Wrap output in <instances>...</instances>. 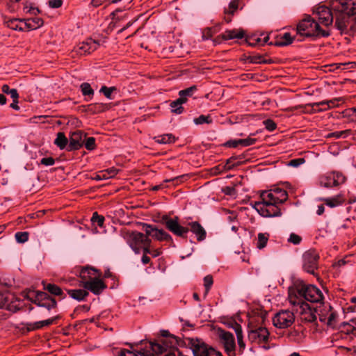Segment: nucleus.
<instances>
[{"instance_id":"nucleus-45","label":"nucleus","mask_w":356,"mask_h":356,"mask_svg":"<svg viewBox=\"0 0 356 356\" xmlns=\"http://www.w3.org/2000/svg\"><path fill=\"white\" fill-rule=\"evenodd\" d=\"M268 236L263 233H259L258 234V241H257V248L259 249H261L264 248L268 241Z\"/></svg>"},{"instance_id":"nucleus-37","label":"nucleus","mask_w":356,"mask_h":356,"mask_svg":"<svg viewBox=\"0 0 356 356\" xmlns=\"http://www.w3.org/2000/svg\"><path fill=\"white\" fill-rule=\"evenodd\" d=\"M196 90V86H193L185 90H180L179 92V98H182L184 100V103H186L187 101V97H191Z\"/></svg>"},{"instance_id":"nucleus-2","label":"nucleus","mask_w":356,"mask_h":356,"mask_svg":"<svg viewBox=\"0 0 356 356\" xmlns=\"http://www.w3.org/2000/svg\"><path fill=\"white\" fill-rule=\"evenodd\" d=\"M323 299L322 291L314 285H307L302 282H297L289 288V300L292 305L298 300H307L319 302Z\"/></svg>"},{"instance_id":"nucleus-57","label":"nucleus","mask_w":356,"mask_h":356,"mask_svg":"<svg viewBox=\"0 0 356 356\" xmlns=\"http://www.w3.org/2000/svg\"><path fill=\"white\" fill-rule=\"evenodd\" d=\"M289 242L297 245L301 241V237L296 234H291L288 239Z\"/></svg>"},{"instance_id":"nucleus-17","label":"nucleus","mask_w":356,"mask_h":356,"mask_svg":"<svg viewBox=\"0 0 356 356\" xmlns=\"http://www.w3.org/2000/svg\"><path fill=\"white\" fill-rule=\"evenodd\" d=\"M317 312L319 320L326 323L327 325H332L335 321L336 314L332 311V307L329 305L319 306Z\"/></svg>"},{"instance_id":"nucleus-18","label":"nucleus","mask_w":356,"mask_h":356,"mask_svg":"<svg viewBox=\"0 0 356 356\" xmlns=\"http://www.w3.org/2000/svg\"><path fill=\"white\" fill-rule=\"evenodd\" d=\"M35 303L39 307L47 308L48 310L54 308L56 305V300L42 291L36 292Z\"/></svg>"},{"instance_id":"nucleus-43","label":"nucleus","mask_w":356,"mask_h":356,"mask_svg":"<svg viewBox=\"0 0 356 356\" xmlns=\"http://www.w3.org/2000/svg\"><path fill=\"white\" fill-rule=\"evenodd\" d=\"M80 88L82 92V94L84 96H92L94 94V90L92 89L90 85L88 83H83L82 84H81Z\"/></svg>"},{"instance_id":"nucleus-1","label":"nucleus","mask_w":356,"mask_h":356,"mask_svg":"<svg viewBox=\"0 0 356 356\" xmlns=\"http://www.w3.org/2000/svg\"><path fill=\"white\" fill-rule=\"evenodd\" d=\"M261 200L256 202L253 207L263 217H275L281 214L279 204L287 200L286 191L275 188L263 191L260 195Z\"/></svg>"},{"instance_id":"nucleus-55","label":"nucleus","mask_w":356,"mask_h":356,"mask_svg":"<svg viewBox=\"0 0 356 356\" xmlns=\"http://www.w3.org/2000/svg\"><path fill=\"white\" fill-rule=\"evenodd\" d=\"M118 172V170L111 168L104 171H102V173L106 176V179L113 177Z\"/></svg>"},{"instance_id":"nucleus-5","label":"nucleus","mask_w":356,"mask_h":356,"mask_svg":"<svg viewBox=\"0 0 356 356\" xmlns=\"http://www.w3.org/2000/svg\"><path fill=\"white\" fill-rule=\"evenodd\" d=\"M297 33L303 37H325L329 32L324 29L316 19L307 16L297 25Z\"/></svg>"},{"instance_id":"nucleus-16","label":"nucleus","mask_w":356,"mask_h":356,"mask_svg":"<svg viewBox=\"0 0 356 356\" xmlns=\"http://www.w3.org/2000/svg\"><path fill=\"white\" fill-rule=\"evenodd\" d=\"M269 336V332L266 327H259L256 329H252L248 332V340L251 343H260L266 342Z\"/></svg>"},{"instance_id":"nucleus-31","label":"nucleus","mask_w":356,"mask_h":356,"mask_svg":"<svg viewBox=\"0 0 356 356\" xmlns=\"http://www.w3.org/2000/svg\"><path fill=\"white\" fill-rule=\"evenodd\" d=\"M183 104H184V100L182 98H178L173 101L170 104L171 111L175 114H181L184 111Z\"/></svg>"},{"instance_id":"nucleus-24","label":"nucleus","mask_w":356,"mask_h":356,"mask_svg":"<svg viewBox=\"0 0 356 356\" xmlns=\"http://www.w3.org/2000/svg\"><path fill=\"white\" fill-rule=\"evenodd\" d=\"M321 200L323 201L325 204L330 208H334L341 205L345 199L342 194H338L332 197L322 198Z\"/></svg>"},{"instance_id":"nucleus-60","label":"nucleus","mask_w":356,"mask_h":356,"mask_svg":"<svg viewBox=\"0 0 356 356\" xmlns=\"http://www.w3.org/2000/svg\"><path fill=\"white\" fill-rule=\"evenodd\" d=\"M223 192L228 195L235 196L236 195V188L234 186H226L223 188Z\"/></svg>"},{"instance_id":"nucleus-44","label":"nucleus","mask_w":356,"mask_h":356,"mask_svg":"<svg viewBox=\"0 0 356 356\" xmlns=\"http://www.w3.org/2000/svg\"><path fill=\"white\" fill-rule=\"evenodd\" d=\"M238 157H229L226 160L225 163L224 164L223 168L225 170H230L232 169L238 162Z\"/></svg>"},{"instance_id":"nucleus-61","label":"nucleus","mask_w":356,"mask_h":356,"mask_svg":"<svg viewBox=\"0 0 356 356\" xmlns=\"http://www.w3.org/2000/svg\"><path fill=\"white\" fill-rule=\"evenodd\" d=\"M49 6L52 8H60L63 4V0H49Z\"/></svg>"},{"instance_id":"nucleus-47","label":"nucleus","mask_w":356,"mask_h":356,"mask_svg":"<svg viewBox=\"0 0 356 356\" xmlns=\"http://www.w3.org/2000/svg\"><path fill=\"white\" fill-rule=\"evenodd\" d=\"M238 8V1L237 0H233L232 1L227 8L225 9V13L229 14V15H234V12Z\"/></svg>"},{"instance_id":"nucleus-49","label":"nucleus","mask_w":356,"mask_h":356,"mask_svg":"<svg viewBox=\"0 0 356 356\" xmlns=\"http://www.w3.org/2000/svg\"><path fill=\"white\" fill-rule=\"evenodd\" d=\"M263 124L265 126V128L269 131H273L277 128L276 123L271 119L264 120Z\"/></svg>"},{"instance_id":"nucleus-10","label":"nucleus","mask_w":356,"mask_h":356,"mask_svg":"<svg viewBox=\"0 0 356 356\" xmlns=\"http://www.w3.org/2000/svg\"><path fill=\"white\" fill-rule=\"evenodd\" d=\"M345 181V177L339 172L326 173L319 178V184L325 188H331L342 184Z\"/></svg>"},{"instance_id":"nucleus-56","label":"nucleus","mask_w":356,"mask_h":356,"mask_svg":"<svg viewBox=\"0 0 356 356\" xmlns=\"http://www.w3.org/2000/svg\"><path fill=\"white\" fill-rule=\"evenodd\" d=\"M305 163V159L303 158H299L296 159H293L288 163V165L292 167H298L299 165L303 164Z\"/></svg>"},{"instance_id":"nucleus-9","label":"nucleus","mask_w":356,"mask_h":356,"mask_svg":"<svg viewBox=\"0 0 356 356\" xmlns=\"http://www.w3.org/2000/svg\"><path fill=\"white\" fill-rule=\"evenodd\" d=\"M295 321L293 312L288 309L277 312L273 318V325L280 329L290 327Z\"/></svg>"},{"instance_id":"nucleus-27","label":"nucleus","mask_w":356,"mask_h":356,"mask_svg":"<svg viewBox=\"0 0 356 356\" xmlns=\"http://www.w3.org/2000/svg\"><path fill=\"white\" fill-rule=\"evenodd\" d=\"M293 41V38L289 33H284V34L280 35L276 41L275 45L278 47L286 46L291 44Z\"/></svg>"},{"instance_id":"nucleus-13","label":"nucleus","mask_w":356,"mask_h":356,"mask_svg":"<svg viewBox=\"0 0 356 356\" xmlns=\"http://www.w3.org/2000/svg\"><path fill=\"white\" fill-rule=\"evenodd\" d=\"M303 268L311 274H314L318 267V254L315 250H308L302 256Z\"/></svg>"},{"instance_id":"nucleus-58","label":"nucleus","mask_w":356,"mask_h":356,"mask_svg":"<svg viewBox=\"0 0 356 356\" xmlns=\"http://www.w3.org/2000/svg\"><path fill=\"white\" fill-rule=\"evenodd\" d=\"M40 163L46 166H49L55 163V160L53 157H42Z\"/></svg>"},{"instance_id":"nucleus-53","label":"nucleus","mask_w":356,"mask_h":356,"mask_svg":"<svg viewBox=\"0 0 356 356\" xmlns=\"http://www.w3.org/2000/svg\"><path fill=\"white\" fill-rule=\"evenodd\" d=\"M149 245H143V252L145 254H149L153 257H156L160 254V251L159 250H150L149 248Z\"/></svg>"},{"instance_id":"nucleus-23","label":"nucleus","mask_w":356,"mask_h":356,"mask_svg":"<svg viewBox=\"0 0 356 356\" xmlns=\"http://www.w3.org/2000/svg\"><path fill=\"white\" fill-rule=\"evenodd\" d=\"M110 22L108 25L107 31H112L117 26V22L119 20H121L125 17H127V14L123 13L120 10H115L111 14Z\"/></svg>"},{"instance_id":"nucleus-19","label":"nucleus","mask_w":356,"mask_h":356,"mask_svg":"<svg viewBox=\"0 0 356 356\" xmlns=\"http://www.w3.org/2000/svg\"><path fill=\"white\" fill-rule=\"evenodd\" d=\"M86 140V134L81 131H76L72 132L70 136V141L67 145V149H78L82 146Z\"/></svg>"},{"instance_id":"nucleus-63","label":"nucleus","mask_w":356,"mask_h":356,"mask_svg":"<svg viewBox=\"0 0 356 356\" xmlns=\"http://www.w3.org/2000/svg\"><path fill=\"white\" fill-rule=\"evenodd\" d=\"M118 356H134V351L129 349H122L120 350Z\"/></svg>"},{"instance_id":"nucleus-48","label":"nucleus","mask_w":356,"mask_h":356,"mask_svg":"<svg viewBox=\"0 0 356 356\" xmlns=\"http://www.w3.org/2000/svg\"><path fill=\"white\" fill-rule=\"evenodd\" d=\"M213 284V278L210 275H207L204 278V286L205 287V293L204 296H207L209 291L210 290L211 286Z\"/></svg>"},{"instance_id":"nucleus-6","label":"nucleus","mask_w":356,"mask_h":356,"mask_svg":"<svg viewBox=\"0 0 356 356\" xmlns=\"http://www.w3.org/2000/svg\"><path fill=\"white\" fill-rule=\"evenodd\" d=\"M184 343L194 356H221L220 352L207 345L200 339L188 337L184 339Z\"/></svg>"},{"instance_id":"nucleus-15","label":"nucleus","mask_w":356,"mask_h":356,"mask_svg":"<svg viewBox=\"0 0 356 356\" xmlns=\"http://www.w3.org/2000/svg\"><path fill=\"white\" fill-rule=\"evenodd\" d=\"M101 274H98L97 276L93 277L91 280L85 281L83 283V288L86 291H90L95 295L100 294L106 288V285L99 278Z\"/></svg>"},{"instance_id":"nucleus-12","label":"nucleus","mask_w":356,"mask_h":356,"mask_svg":"<svg viewBox=\"0 0 356 356\" xmlns=\"http://www.w3.org/2000/svg\"><path fill=\"white\" fill-rule=\"evenodd\" d=\"M218 337L220 342L223 344L225 351L229 356L234 355L235 341L233 334L230 332H225L222 329H218Z\"/></svg>"},{"instance_id":"nucleus-35","label":"nucleus","mask_w":356,"mask_h":356,"mask_svg":"<svg viewBox=\"0 0 356 356\" xmlns=\"http://www.w3.org/2000/svg\"><path fill=\"white\" fill-rule=\"evenodd\" d=\"M268 36H264L262 38L259 37L252 36L248 38V42L251 46L264 45L268 42Z\"/></svg>"},{"instance_id":"nucleus-11","label":"nucleus","mask_w":356,"mask_h":356,"mask_svg":"<svg viewBox=\"0 0 356 356\" xmlns=\"http://www.w3.org/2000/svg\"><path fill=\"white\" fill-rule=\"evenodd\" d=\"M314 15H315V18L318 21V23H319L322 27H327L333 22V14L330 9L325 6H318Z\"/></svg>"},{"instance_id":"nucleus-28","label":"nucleus","mask_w":356,"mask_h":356,"mask_svg":"<svg viewBox=\"0 0 356 356\" xmlns=\"http://www.w3.org/2000/svg\"><path fill=\"white\" fill-rule=\"evenodd\" d=\"M25 26L28 30H35L43 24V21L40 17H32L24 20Z\"/></svg>"},{"instance_id":"nucleus-4","label":"nucleus","mask_w":356,"mask_h":356,"mask_svg":"<svg viewBox=\"0 0 356 356\" xmlns=\"http://www.w3.org/2000/svg\"><path fill=\"white\" fill-rule=\"evenodd\" d=\"M148 236L158 241H169L172 238L163 229H158L141 222H135V243L140 242L143 245H149Z\"/></svg>"},{"instance_id":"nucleus-29","label":"nucleus","mask_w":356,"mask_h":356,"mask_svg":"<svg viewBox=\"0 0 356 356\" xmlns=\"http://www.w3.org/2000/svg\"><path fill=\"white\" fill-rule=\"evenodd\" d=\"M57 317H54L51 318H49L47 320L40 321L35 322L33 323L29 324V330H38L43 327L49 326L51 324H53L55 321L56 320Z\"/></svg>"},{"instance_id":"nucleus-42","label":"nucleus","mask_w":356,"mask_h":356,"mask_svg":"<svg viewBox=\"0 0 356 356\" xmlns=\"http://www.w3.org/2000/svg\"><path fill=\"white\" fill-rule=\"evenodd\" d=\"M5 23L8 28L12 29L13 30L20 31H24V28L19 26L17 19H11L6 21Z\"/></svg>"},{"instance_id":"nucleus-62","label":"nucleus","mask_w":356,"mask_h":356,"mask_svg":"<svg viewBox=\"0 0 356 356\" xmlns=\"http://www.w3.org/2000/svg\"><path fill=\"white\" fill-rule=\"evenodd\" d=\"M8 301L6 294L0 292V308L5 307Z\"/></svg>"},{"instance_id":"nucleus-40","label":"nucleus","mask_w":356,"mask_h":356,"mask_svg":"<svg viewBox=\"0 0 356 356\" xmlns=\"http://www.w3.org/2000/svg\"><path fill=\"white\" fill-rule=\"evenodd\" d=\"M238 140H239V143H238L239 147H248V146L254 145L256 143L257 139L254 138H252V135H250L248 137H247L246 138L238 139Z\"/></svg>"},{"instance_id":"nucleus-33","label":"nucleus","mask_w":356,"mask_h":356,"mask_svg":"<svg viewBox=\"0 0 356 356\" xmlns=\"http://www.w3.org/2000/svg\"><path fill=\"white\" fill-rule=\"evenodd\" d=\"M121 233L129 246L131 248H134V232L131 229H129L127 227H124L122 229Z\"/></svg>"},{"instance_id":"nucleus-3","label":"nucleus","mask_w":356,"mask_h":356,"mask_svg":"<svg viewBox=\"0 0 356 356\" xmlns=\"http://www.w3.org/2000/svg\"><path fill=\"white\" fill-rule=\"evenodd\" d=\"M331 7L335 13V26L339 30L344 31L349 17L356 14V0H332Z\"/></svg>"},{"instance_id":"nucleus-26","label":"nucleus","mask_w":356,"mask_h":356,"mask_svg":"<svg viewBox=\"0 0 356 356\" xmlns=\"http://www.w3.org/2000/svg\"><path fill=\"white\" fill-rule=\"evenodd\" d=\"M67 293L72 299L79 302L84 300L89 295V293L85 289H70L67 290Z\"/></svg>"},{"instance_id":"nucleus-41","label":"nucleus","mask_w":356,"mask_h":356,"mask_svg":"<svg viewBox=\"0 0 356 356\" xmlns=\"http://www.w3.org/2000/svg\"><path fill=\"white\" fill-rule=\"evenodd\" d=\"M235 332L237 337L238 344L239 346L240 349L243 350L245 348V343L243 341V334L241 326L239 325H236L235 327Z\"/></svg>"},{"instance_id":"nucleus-30","label":"nucleus","mask_w":356,"mask_h":356,"mask_svg":"<svg viewBox=\"0 0 356 356\" xmlns=\"http://www.w3.org/2000/svg\"><path fill=\"white\" fill-rule=\"evenodd\" d=\"M154 140L159 144H170L175 141V138L170 134H163L154 137Z\"/></svg>"},{"instance_id":"nucleus-7","label":"nucleus","mask_w":356,"mask_h":356,"mask_svg":"<svg viewBox=\"0 0 356 356\" xmlns=\"http://www.w3.org/2000/svg\"><path fill=\"white\" fill-rule=\"evenodd\" d=\"M165 353V346L162 339L157 343L140 341L139 343H135V356H153L154 354L159 355Z\"/></svg>"},{"instance_id":"nucleus-52","label":"nucleus","mask_w":356,"mask_h":356,"mask_svg":"<svg viewBox=\"0 0 356 356\" xmlns=\"http://www.w3.org/2000/svg\"><path fill=\"white\" fill-rule=\"evenodd\" d=\"M91 220L93 223H97L98 226L102 227L104 218L102 216H99L97 212H95L92 215Z\"/></svg>"},{"instance_id":"nucleus-39","label":"nucleus","mask_w":356,"mask_h":356,"mask_svg":"<svg viewBox=\"0 0 356 356\" xmlns=\"http://www.w3.org/2000/svg\"><path fill=\"white\" fill-rule=\"evenodd\" d=\"M104 110V105L102 104H90L88 106L87 111L92 114L99 113Z\"/></svg>"},{"instance_id":"nucleus-64","label":"nucleus","mask_w":356,"mask_h":356,"mask_svg":"<svg viewBox=\"0 0 356 356\" xmlns=\"http://www.w3.org/2000/svg\"><path fill=\"white\" fill-rule=\"evenodd\" d=\"M147 254H145L143 252V255L141 258V261L143 264H147L150 261V258L147 255Z\"/></svg>"},{"instance_id":"nucleus-14","label":"nucleus","mask_w":356,"mask_h":356,"mask_svg":"<svg viewBox=\"0 0 356 356\" xmlns=\"http://www.w3.org/2000/svg\"><path fill=\"white\" fill-rule=\"evenodd\" d=\"M162 222L171 232L177 236H184L188 232V228L179 225L177 218H171L165 216L162 218Z\"/></svg>"},{"instance_id":"nucleus-46","label":"nucleus","mask_w":356,"mask_h":356,"mask_svg":"<svg viewBox=\"0 0 356 356\" xmlns=\"http://www.w3.org/2000/svg\"><path fill=\"white\" fill-rule=\"evenodd\" d=\"M85 147L88 150H93L96 147L95 138L93 137L86 136V140L83 143Z\"/></svg>"},{"instance_id":"nucleus-50","label":"nucleus","mask_w":356,"mask_h":356,"mask_svg":"<svg viewBox=\"0 0 356 356\" xmlns=\"http://www.w3.org/2000/svg\"><path fill=\"white\" fill-rule=\"evenodd\" d=\"M193 122L195 124H202L203 123L209 124L211 122V120L209 116H205L204 115H201L197 118L193 120Z\"/></svg>"},{"instance_id":"nucleus-22","label":"nucleus","mask_w":356,"mask_h":356,"mask_svg":"<svg viewBox=\"0 0 356 356\" xmlns=\"http://www.w3.org/2000/svg\"><path fill=\"white\" fill-rule=\"evenodd\" d=\"M98 274L101 273H99L97 270L93 268H83L79 273V276L81 279V285H83L85 281L91 280L93 277L97 276Z\"/></svg>"},{"instance_id":"nucleus-36","label":"nucleus","mask_w":356,"mask_h":356,"mask_svg":"<svg viewBox=\"0 0 356 356\" xmlns=\"http://www.w3.org/2000/svg\"><path fill=\"white\" fill-rule=\"evenodd\" d=\"M352 134V131L350 129H346L343 131H334L329 134L327 135V138H346L350 136Z\"/></svg>"},{"instance_id":"nucleus-32","label":"nucleus","mask_w":356,"mask_h":356,"mask_svg":"<svg viewBox=\"0 0 356 356\" xmlns=\"http://www.w3.org/2000/svg\"><path fill=\"white\" fill-rule=\"evenodd\" d=\"M42 284L44 289L48 291L50 293L58 296L63 295L62 289L57 285L54 284H46L44 282H42Z\"/></svg>"},{"instance_id":"nucleus-34","label":"nucleus","mask_w":356,"mask_h":356,"mask_svg":"<svg viewBox=\"0 0 356 356\" xmlns=\"http://www.w3.org/2000/svg\"><path fill=\"white\" fill-rule=\"evenodd\" d=\"M67 142L68 140L65 137V134L62 132H58L57 134L56 138L54 140V143L59 147L61 149L65 147H67Z\"/></svg>"},{"instance_id":"nucleus-54","label":"nucleus","mask_w":356,"mask_h":356,"mask_svg":"<svg viewBox=\"0 0 356 356\" xmlns=\"http://www.w3.org/2000/svg\"><path fill=\"white\" fill-rule=\"evenodd\" d=\"M238 139H234L227 141L223 144V146L229 148H238L239 147Z\"/></svg>"},{"instance_id":"nucleus-20","label":"nucleus","mask_w":356,"mask_h":356,"mask_svg":"<svg viewBox=\"0 0 356 356\" xmlns=\"http://www.w3.org/2000/svg\"><path fill=\"white\" fill-rule=\"evenodd\" d=\"M244 35L245 32L241 29L227 30L223 33L218 35L215 40L217 42H220L221 40H228L232 39H241L244 37Z\"/></svg>"},{"instance_id":"nucleus-38","label":"nucleus","mask_w":356,"mask_h":356,"mask_svg":"<svg viewBox=\"0 0 356 356\" xmlns=\"http://www.w3.org/2000/svg\"><path fill=\"white\" fill-rule=\"evenodd\" d=\"M1 91L5 94L10 95L13 99L16 100V99L19 98L17 90L15 88L10 89V87L6 84L2 86Z\"/></svg>"},{"instance_id":"nucleus-8","label":"nucleus","mask_w":356,"mask_h":356,"mask_svg":"<svg viewBox=\"0 0 356 356\" xmlns=\"http://www.w3.org/2000/svg\"><path fill=\"white\" fill-rule=\"evenodd\" d=\"M294 310L296 314L300 316V319L306 322H314L316 319L317 312L314 309H312L310 305L305 301L297 300Z\"/></svg>"},{"instance_id":"nucleus-51","label":"nucleus","mask_w":356,"mask_h":356,"mask_svg":"<svg viewBox=\"0 0 356 356\" xmlns=\"http://www.w3.org/2000/svg\"><path fill=\"white\" fill-rule=\"evenodd\" d=\"M15 238L18 243H24L29 239L28 232H17L15 234Z\"/></svg>"},{"instance_id":"nucleus-59","label":"nucleus","mask_w":356,"mask_h":356,"mask_svg":"<svg viewBox=\"0 0 356 356\" xmlns=\"http://www.w3.org/2000/svg\"><path fill=\"white\" fill-rule=\"evenodd\" d=\"M114 90V88H107L106 86H103L100 89V92H103L104 95L108 99H111V94Z\"/></svg>"},{"instance_id":"nucleus-21","label":"nucleus","mask_w":356,"mask_h":356,"mask_svg":"<svg viewBox=\"0 0 356 356\" xmlns=\"http://www.w3.org/2000/svg\"><path fill=\"white\" fill-rule=\"evenodd\" d=\"M98 46V43L92 39H88L78 45L77 51L80 54H90L94 51Z\"/></svg>"},{"instance_id":"nucleus-25","label":"nucleus","mask_w":356,"mask_h":356,"mask_svg":"<svg viewBox=\"0 0 356 356\" xmlns=\"http://www.w3.org/2000/svg\"><path fill=\"white\" fill-rule=\"evenodd\" d=\"M191 232L195 234L198 241H203L206 237L204 229L197 222L189 223Z\"/></svg>"}]
</instances>
